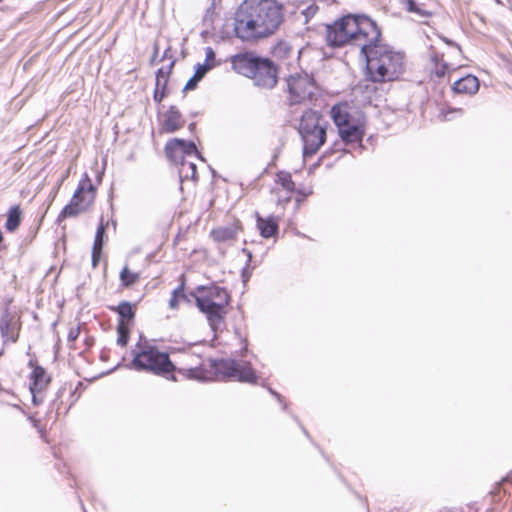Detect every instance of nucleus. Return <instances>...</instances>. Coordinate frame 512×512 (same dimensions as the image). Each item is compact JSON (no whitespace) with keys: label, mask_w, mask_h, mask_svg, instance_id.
<instances>
[{"label":"nucleus","mask_w":512,"mask_h":512,"mask_svg":"<svg viewBox=\"0 0 512 512\" xmlns=\"http://www.w3.org/2000/svg\"><path fill=\"white\" fill-rule=\"evenodd\" d=\"M28 367L31 369L28 380L29 390L32 394V402L35 406L44 400V393L51 384L52 378L48 371L41 366L36 359H30Z\"/></svg>","instance_id":"obj_11"},{"label":"nucleus","mask_w":512,"mask_h":512,"mask_svg":"<svg viewBox=\"0 0 512 512\" xmlns=\"http://www.w3.org/2000/svg\"><path fill=\"white\" fill-rule=\"evenodd\" d=\"M209 71L208 65L198 64L196 66V70L194 75L187 81L184 90H193L196 88L198 82L205 76V74Z\"/></svg>","instance_id":"obj_31"},{"label":"nucleus","mask_w":512,"mask_h":512,"mask_svg":"<svg viewBox=\"0 0 512 512\" xmlns=\"http://www.w3.org/2000/svg\"><path fill=\"white\" fill-rule=\"evenodd\" d=\"M131 367L136 371H144L156 376L170 378L177 371L184 378L197 381H240L253 383L257 376L248 364L231 359H207L193 361L197 357L191 355L190 362L177 368L167 352L149 340H139L132 350Z\"/></svg>","instance_id":"obj_1"},{"label":"nucleus","mask_w":512,"mask_h":512,"mask_svg":"<svg viewBox=\"0 0 512 512\" xmlns=\"http://www.w3.org/2000/svg\"><path fill=\"white\" fill-rule=\"evenodd\" d=\"M430 60L433 65L430 70L431 77L440 79L456 69L455 67H451L448 63H446L443 59V55L436 51L432 52Z\"/></svg>","instance_id":"obj_25"},{"label":"nucleus","mask_w":512,"mask_h":512,"mask_svg":"<svg viewBox=\"0 0 512 512\" xmlns=\"http://www.w3.org/2000/svg\"><path fill=\"white\" fill-rule=\"evenodd\" d=\"M261 64L255 71V77H252L256 85L263 88H273L277 83V69L269 59L262 58Z\"/></svg>","instance_id":"obj_19"},{"label":"nucleus","mask_w":512,"mask_h":512,"mask_svg":"<svg viewBox=\"0 0 512 512\" xmlns=\"http://www.w3.org/2000/svg\"><path fill=\"white\" fill-rule=\"evenodd\" d=\"M439 512H464V511H458L455 508H443ZM465 512H478V508L473 503L472 504H467Z\"/></svg>","instance_id":"obj_35"},{"label":"nucleus","mask_w":512,"mask_h":512,"mask_svg":"<svg viewBox=\"0 0 512 512\" xmlns=\"http://www.w3.org/2000/svg\"><path fill=\"white\" fill-rule=\"evenodd\" d=\"M180 173L184 176V178L191 179L193 181H197L199 178L195 163L187 160L181 164Z\"/></svg>","instance_id":"obj_32"},{"label":"nucleus","mask_w":512,"mask_h":512,"mask_svg":"<svg viewBox=\"0 0 512 512\" xmlns=\"http://www.w3.org/2000/svg\"><path fill=\"white\" fill-rule=\"evenodd\" d=\"M439 37H440V39H441L444 43H446L447 45L452 46V47H455V48H457L458 50H461L460 45H459V44H457L456 42H454V41H452V40H450V39H448L447 37H444V36H439Z\"/></svg>","instance_id":"obj_38"},{"label":"nucleus","mask_w":512,"mask_h":512,"mask_svg":"<svg viewBox=\"0 0 512 512\" xmlns=\"http://www.w3.org/2000/svg\"><path fill=\"white\" fill-rule=\"evenodd\" d=\"M479 80L476 76L468 74L457 81H455L452 85V91L455 94L461 95H473L479 90Z\"/></svg>","instance_id":"obj_24"},{"label":"nucleus","mask_w":512,"mask_h":512,"mask_svg":"<svg viewBox=\"0 0 512 512\" xmlns=\"http://www.w3.org/2000/svg\"><path fill=\"white\" fill-rule=\"evenodd\" d=\"M190 295L195 299L197 308L205 315L214 332L225 326L231 303V295L227 288L215 283L200 285Z\"/></svg>","instance_id":"obj_4"},{"label":"nucleus","mask_w":512,"mask_h":512,"mask_svg":"<svg viewBox=\"0 0 512 512\" xmlns=\"http://www.w3.org/2000/svg\"><path fill=\"white\" fill-rule=\"evenodd\" d=\"M185 125V119L176 106H170L159 121L160 133H174Z\"/></svg>","instance_id":"obj_20"},{"label":"nucleus","mask_w":512,"mask_h":512,"mask_svg":"<svg viewBox=\"0 0 512 512\" xmlns=\"http://www.w3.org/2000/svg\"><path fill=\"white\" fill-rule=\"evenodd\" d=\"M330 114L341 140L349 146L352 143V106L348 102H339L331 108Z\"/></svg>","instance_id":"obj_12"},{"label":"nucleus","mask_w":512,"mask_h":512,"mask_svg":"<svg viewBox=\"0 0 512 512\" xmlns=\"http://www.w3.org/2000/svg\"><path fill=\"white\" fill-rule=\"evenodd\" d=\"M108 227V221H105L102 217L100 219L99 225L96 230L93 246H92V253H91V262L92 267L96 268L99 265V262L102 257V250L104 241L106 238V230Z\"/></svg>","instance_id":"obj_22"},{"label":"nucleus","mask_w":512,"mask_h":512,"mask_svg":"<svg viewBox=\"0 0 512 512\" xmlns=\"http://www.w3.org/2000/svg\"><path fill=\"white\" fill-rule=\"evenodd\" d=\"M22 218H23V209L21 208V205L16 204V205L11 206L7 212L5 229L11 233L15 232L19 228V226L22 222Z\"/></svg>","instance_id":"obj_27"},{"label":"nucleus","mask_w":512,"mask_h":512,"mask_svg":"<svg viewBox=\"0 0 512 512\" xmlns=\"http://www.w3.org/2000/svg\"><path fill=\"white\" fill-rule=\"evenodd\" d=\"M358 62L366 79L373 83L400 80L407 68L405 53L385 43L370 51Z\"/></svg>","instance_id":"obj_3"},{"label":"nucleus","mask_w":512,"mask_h":512,"mask_svg":"<svg viewBox=\"0 0 512 512\" xmlns=\"http://www.w3.org/2000/svg\"><path fill=\"white\" fill-rule=\"evenodd\" d=\"M81 333V325L73 324L69 327L68 334H67V341L69 344L70 349H77L76 346V340L79 338Z\"/></svg>","instance_id":"obj_33"},{"label":"nucleus","mask_w":512,"mask_h":512,"mask_svg":"<svg viewBox=\"0 0 512 512\" xmlns=\"http://www.w3.org/2000/svg\"><path fill=\"white\" fill-rule=\"evenodd\" d=\"M119 280L123 289H130L141 280V272L134 271L128 264H125L120 270Z\"/></svg>","instance_id":"obj_26"},{"label":"nucleus","mask_w":512,"mask_h":512,"mask_svg":"<svg viewBox=\"0 0 512 512\" xmlns=\"http://www.w3.org/2000/svg\"><path fill=\"white\" fill-rule=\"evenodd\" d=\"M165 154L171 162L181 165L186 161L185 157L191 155L198 156L199 152L193 141L173 138L166 143Z\"/></svg>","instance_id":"obj_14"},{"label":"nucleus","mask_w":512,"mask_h":512,"mask_svg":"<svg viewBox=\"0 0 512 512\" xmlns=\"http://www.w3.org/2000/svg\"><path fill=\"white\" fill-rule=\"evenodd\" d=\"M85 385L82 381L74 382H65L63 386L59 390V400L60 403L57 407V411L60 412L63 410V413H67L72 406L80 399L82 396Z\"/></svg>","instance_id":"obj_16"},{"label":"nucleus","mask_w":512,"mask_h":512,"mask_svg":"<svg viewBox=\"0 0 512 512\" xmlns=\"http://www.w3.org/2000/svg\"><path fill=\"white\" fill-rule=\"evenodd\" d=\"M175 66V60L170 57L169 62L162 65L156 71L155 89L153 99L156 103H161L169 94L168 83Z\"/></svg>","instance_id":"obj_18"},{"label":"nucleus","mask_w":512,"mask_h":512,"mask_svg":"<svg viewBox=\"0 0 512 512\" xmlns=\"http://www.w3.org/2000/svg\"><path fill=\"white\" fill-rule=\"evenodd\" d=\"M384 44L378 24L368 16L354 15V47L360 49L358 60Z\"/></svg>","instance_id":"obj_8"},{"label":"nucleus","mask_w":512,"mask_h":512,"mask_svg":"<svg viewBox=\"0 0 512 512\" xmlns=\"http://www.w3.org/2000/svg\"><path fill=\"white\" fill-rule=\"evenodd\" d=\"M185 289V277L182 275L180 284L172 291L169 299L168 305L171 310H177L180 302L186 299Z\"/></svg>","instance_id":"obj_30"},{"label":"nucleus","mask_w":512,"mask_h":512,"mask_svg":"<svg viewBox=\"0 0 512 512\" xmlns=\"http://www.w3.org/2000/svg\"><path fill=\"white\" fill-rule=\"evenodd\" d=\"M22 328L21 317L6 308L0 316V334L4 343H16Z\"/></svg>","instance_id":"obj_15"},{"label":"nucleus","mask_w":512,"mask_h":512,"mask_svg":"<svg viewBox=\"0 0 512 512\" xmlns=\"http://www.w3.org/2000/svg\"><path fill=\"white\" fill-rule=\"evenodd\" d=\"M283 93L289 107L305 106L317 101L320 87L312 75L295 73L285 78Z\"/></svg>","instance_id":"obj_6"},{"label":"nucleus","mask_w":512,"mask_h":512,"mask_svg":"<svg viewBox=\"0 0 512 512\" xmlns=\"http://www.w3.org/2000/svg\"><path fill=\"white\" fill-rule=\"evenodd\" d=\"M354 142L362 140V136L364 135V129L363 126L360 125H354Z\"/></svg>","instance_id":"obj_36"},{"label":"nucleus","mask_w":512,"mask_h":512,"mask_svg":"<svg viewBox=\"0 0 512 512\" xmlns=\"http://www.w3.org/2000/svg\"><path fill=\"white\" fill-rule=\"evenodd\" d=\"M284 20L278 0H243L234 12L233 33L243 43L256 44L274 36Z\"/></svg>","instance_id":"obj_2"},{"label":"nucleus","mask_w":512,"mask_h":512,"mask_svg":"<svg viewBox=\"0 0 512 512\" xmlns=\"http://www.w3.org/2000/svg\"><path fill=\"white\" fill-rule=\"evenodd\" d=\"M262 58L256 56L253 52H243L233 55L230 59L232 69L248 78L255 77V71Z\"/></svg>","instance_id":"obj_17"},{"label":"nucleus","mask_w":512,"mask_h":512,"mask_svg":"<svg viewBox=\"0 0 512 512\" xmlns=\"http://www.w3.org/2000/svg\"><path fill=\"white\" fill-rule=\"evenodd\" d=\"M280 218L274 215L263 217L256 213V227L263 238L276 237L279 233Z\"/></svg>","instance_id":"obj_23"},{"label":"nucleus","mask_w":512,"mask_h":512,"mask_svg":"<svg viewBox=\"0 0 512 512\" xmlns=\"http://www.w3.org/2000/svg\"><path fill=\"white\" fill-rule=\"evenodd\" d=\"M97 187L92 182L88 173H84L69 201L58 215V221L69 217H76L81 213L89 211L96 200Z\"/></svg>","instance_id":"obj_7"},{"label":"nucleus","mask_w":512,"mask_h":512,"mask_svg":"<svg viewBox=\"0 0 512 512\" xmlns=\"http://www.w3.org/2000/svg\"><path fill=\"white\" fill-rule=\"evenodd\" d=\"M215 61L216 55L214 50L211 47H207L205 49V63L203 65H208L210 70L216 65Z\"/></svg>","instance_id":"obj_34"},{"label":"nucleus","mask_w":512,"mask_h":512,"mask_svg":"<svg viewBox=\"0 0 512 512\" xmlns=\"http://www.w3.org/2000/svg\"><path fill=\"white\" fill-rule=\"evenodd\" d=\"M242 231V225L239 220L227 226H219L210 231L211 239L216 243H227L235 241L238 234Z\"/></svg>","instance_id":"obj_21"},{"label":"nucleus","mask_w":512,"mask_h":512,"mask_svg":"<svg viewBox=\"0 0 512 512\" xmlns=\"http://www.w3.org/2000/svg\"><path fill=\"white\" fill-rule=\"evenodd\" d=\"M272 193L276 197L277 205L285 207L291 201L293 193L295 194V201L300 205L313 194V186L309 183L296 188L292 175L286 171H279L275 176V186Z\"/></svg>","instance_id":"obj_9"},{"label":"nucleus","mask_w":512,"mask_h":512,"mask_svg":"<svg viewBox=\"0 0 512 512\" xmlns=\"http://www.w3.org/2000/svg\"><path fill=\"white\" fill-rule=\"evenodd\" d=\"M297 131L303 142L304 157L315 155L326 142V123L317 110L306 109L302 112Z\"/></svg>","instance_id":"obj_5"},{"label":"nucleus","mask_w":512,"mask_h":512,"mask_svg":"<svg viewBox=\"0 0 512 512\" xmlns=\"http://www.w3.org/2000/svg\"><path fill=\"white\" fill-rule=\"evenodd\" d=\"M401 5L408 13L416 14L420 18H430L433 12L427 9L423 3H417L415 0H401Z\"/></svg>","instance_id":"obj_29"},{"label":"nucleus","mask_w":512,"mask_h":512,"mask_svg":"<svg viewBox=\"0 0 512 512\" xmlns=\"http://www.w3.org/2000/svg\"><path fill=\"white\" fill-rule=\"evenodd\" d=\"M95 343V339L92 336L87 335L84 339L85 350L90 349Z\"/></svg>","instance_id":"obj_37"},{"label":"nucleus","mask_w":512,"mask_h":512,"mask_svg":"<svg viewBox=\"0 0 512 512\" xmlns=\"http://www.w3.org/2000/svg\"><path fill=\"white\" fill-rule=\"evenodd\" d=\"M351 19L352 15L348 14L326 25L325 40L328 46L342 47L349 43L352 39V33L348 29Z\"/></svg>","instance_id":"obj_13"},{"label":"nucleus","mask_w":512,"mask_h":512,"mask_svg":"<svg viewBox=\"0 0 512 512\" xmlns=\"http://www.w3.org/2000/svg\"><path fill=\"white\" fill-rule=\"evenodd\" d=\"M108 308L110 311L118 315L116 326V343L118 346L124 348L129 343L131 330L135 324L138 303H131L129 301L123 300L120 301L117 305H112Z\"/></svg>","instance_id":"obj_10"},{"label":"nucleus","mask_w":512,"mask_h":512,"mask_svg":"<svg viewBox=\"0 0 512 512\" xmlns=\"http://www.w3.org/2000/svg\"><path fill=\"white\" fill-rule=\"evenodd\" d=\"M271 54L273 58L281 63H288L293 57V47L285 40L278 41L272 48Z\"/></svg>","instance_id":"obj_28"}]
</instances>
